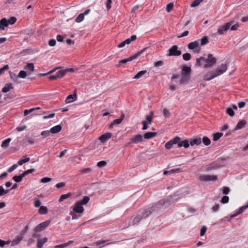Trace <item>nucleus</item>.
<instances>
[{"label": "nucleus", "instance_id": "57", "mask_svg": "<svg viewBox=\"0 0 248 248\" xmlns=\"http://www.w3.org/2000/svg\"><path fill=\"white\" fill-rule=\"evenodd\" d=\"M107 162L105 161H101L97 163V166L99 168H102L106 166Z\"/></svg>", "mask_w": 248, "mask_h": 248}, {"label": "nucleus", "instance_id": "62", "mask_svg": "<svg viewBox=\"0 0 248 248\" xmlns=\"http://www.w3.org/2000/svg\"><path fill=\"white\" fill-rule=\"evenodd\" d=\"M164 63L162 61H158L154 62V66L155 67H159L162 66Z\"/></svg>", "mask_w": 248, "mask_h": 248}, {"label": "nucleus", "instance_id": "48", "mask_svg": "<svg viewBox=\"0 0 248 248\" xmlns=\"http://www.w3.org/2000/svg\"><path fill=\"white\" fill-rule=\"evenodd\" d=\"M16 20L17 19L16 17L14 16L11 17L9 19L7 20L8 25H13L15 24L16 21Z\"/></svg>", "mask_w": 248, "mask_h": 248}, {"label": "nucleus", "instance_id": "44", "mask_svg": "<svg viewBox=\"0 0 248 248\" xmlns=\"http://www.w3.org/2000/svg\"><path fill=\"white\" fill-rule=\"evenodd\" d=\"M209 42V40L207 36H204L201 40V44L202 46L206 45Z\"/></svg>", "mask_w": 248, "mask_h": 248}, {"label": "nucleus", "instance_id": "51", "mask_svg": "<svg viewBox=\"0 0 248 248\" xmlns=\"http://www.w3.org/2000/svg\"><path fill=\"white\" fill-rule=\"evenodd\" d=\"M226 112L231 117H232L234 115V112L233 110L231 108H227Z\"/></svg>", "mask_w": 248, "mask_h": 248}, {"label": "nucleus", "instance_id": "35", "mask_svg": "<svg viewBox=\"0 0 248 248\" xmlns=\"http://www.w3.org/2000/svg\"><path fill=\"white\" fill-rule=\"evenodd\" d=\"M108 241L107 240H100L99 241L96 242V245L99 246V248H102V247L110 244L111 243H107Z\"/></svg>", "mask_w": 248, "mask_h": 248}, {"label": "nucleus", "instance_id": "28", "mask_svg": "<svg viewBox=\"0 0 248 248\" xmlns=\"http://www.w3.org/2000/svg\"><path fill=\"white\" fill-rule=\"evenodd\" d=\"M73 242V241H69L67 243H63L59 245L54 246V248H65L66 247L70 245Z\"/></svg>", "mask_w": 248, "mask_h": 248}, {"label": "nucleus", "instance_id": "46", "mask_svg": "<svg viewBox=\"0 0 248 248\" xmlns=\"http://www.w3.org/2000/svg\"><path fill=\"white\" fill-rule=\"evenodd\" d=\"M202 142L205 145L208 146L211 144L210 140L207 137L205 136L202 139Z\"/></svg>", "mask_w": 248, "mask_h": 248}, {"label": "nucleus", "instance_id": "31", "mask_svg": "<svg viewBox=\"0 0 248 248\" xmlns=\"http://www.w3.org/2000/svg\"><path fill=\"white\" fill-rule=\"evenodd\" d=\"M56 77L58 78H61L65 75L64 70H60L56 73Z\"/></svg>", "mask_w": 248, "mask_h": 248}, {"label": "nucleus", "instance_id": "12", "mask_svg": "<svg viewBox=\"0 0 248 248\" xmlns=\"http://www.w3.org/2000/svg\"><path fill=\"white\" fill-rule=\"evenodd\" d=\"M32 236L33 237H39L37 239V247L38 248H43V246L45 243H46L47 241V237H44L43 238H41L37 233H33Z\"/></svg>", "mask_w": 248, "mask_h": 248}, {"label": "nucleus", "instance_id": "14", "mask_svg": "<svg viewBox=\"0 0 248 248\" xmlns=\"http://www.w3.org/2000/svg\"><path fill=\"white\" fill-rule=\"evenodd\" d=\"M112 133L110 132H107L102 135L99 138V140L102 143L106 142L107 140L109 139L112 137Z\"/></svg>", "mask_w": 248, "mask_h": 248}, {"label": "nucleus", "instance_id": "7", "mask_svg": "<svg viewBox=\"0 0 248 248\" xmlns=\"http://www.w3.org/2000/svg\"><path fill=\"white\" fill-rule=\"evenodd\" d=\"M50 220H46L43 222L40 223L34 229V231L36 232H40L44 231L50 223Z\"/></svg>", "mask_w": 248, "mask_h": 248}, {"label": "nucleus", "instance_id": "33", "mask_svg": "<svg viewBox=\"0 0 248 248\" xmlns=\"http://www.w3.org/2000/svg\"><path fill=\"white\" fill-rule=\"evenodd\" d=\"M24 69L25 70H29L31 72H33L34 69V64L32 63H28L27 65H26Z\"/></svg>", "mask_w": 248, "mask_h": 248}, {"label": "nucleus", "instance_id": "40", "mask_svg": "<svg viewBox=\"0 0 248 248\" xmlns=\"http://www.w3.org/2000/svg\"><path fill=\"white\" fill-rule=\"evenodd\" d=\"M25 158L20 159L18 162V164L20 166L22 165L23 164L28 162L30 161V158L24 156Z\"/></svg>", "mask_w": 248, "mask_h": 248}, {"label": "nucleus", "instance_id": "49", "mask_svg": "<svg viewBox=\"0 0 248 248\" xmlns=\"http://www.w3.org/2000/svg\"><path fill=\"white\" fill-rule=\"evenodd\" d=\"M9 74H10V78H11V79L15 82H16L18 80V78H17V76L11 72V71L9 72Z\"/></svg>", "mask_w": 248, "mask_h": 248}, {"label": "nucleus", "instance_id": "10", "mask_svg": "<svg viewBox=\"0 0 248 248\" xmlns=\"http://www.w3.org/2000/svg\"><path fill=\"white\" fill-rule=\"evenodd\" d=\"M199 178L202 181H215L217 180V176L216 175H202L200 176Z\"/></svg>", "mask_w": 248, "mask_h": 248}, {"label": "nucleus", "instance_id": "32", "mask_svg": "<svg viewBox=\"0 0 248 248\" xmlns=\"http://www.w3.org/2000/svg\"><path fill=\"white\" fill-rule=\"evenodd\" d=\"M11 140L10 138H8L4 140L1 144V147L4 149L8 148L9 146V143Z\"/></svg>", "mask_w": 248, "mask_h": 248}, {"label": "nucleus", "instance_id": "63", "mask_svg": "<svg viewBox=\"0 0 248 248\" xmlns=\"http://www.w3.org/2000/svg\"><path fill=\"white\" fill-rule=\"evenodd\" d=\"M17 167V165L16 164H14L12 166L9 168L8 170V172L10 173L12 172Z\"/></svg>", "mask_w": 248, "mask_h": 248}, {"label": "nucleus", "instance_id": "3", "mask_svg": "<svg viewBox=\"0 0 248 248\" xmlns=\"http://www.w3.org/2000/svg\"><path fill=\"white\" fill-rule=\"evenodd\" d=\"M148 47H146L144 48L143 49H142V50H141L140 51H139V52H137L133 56H131V57H129L128 58L123 59V60L120 61L119 62V66L120 65H122L123 64H125L128 62H131V61H133V60L136 59L139 56H140L142 53L145 52L146 51V50L148 49Z\"/></svg>", "mask_w": 248, "mask_h": 248}, {"label": "nucleus", "instance_id": "13", "mask_svg": "<svg viewBox=\"0 0 248 248\" xmlns=\"http://www.w3.org/2000/svg\"><path fill=\"white\" fill-rule=\"evenodd\" d=\"M73 210L76 213H82L84 211V208L82 205L77 202L75 204Z\"/></svg>", "mask_w": 248, "mask_h": 248}, {"label": "nucleus", "instance_id": "45", "mask_svg": "<svg viewBox=\"0 0 248 248\" xmlns=\"http://www.w3.org/2000/svg\"><path fill=\"white\" fill-rule=\"evenodd\" d=\"M84 18V15L82 13L80 14L76 18L75 21L76 22L79 23L83 20Z\"/></svg>", "mask_w": 248, "mask_h": 248}, {"label": "nucleus", "instance_id": "2", "mask_svg": "<svg viewBox=\"0 0 248 248\" xmlns=\"http://www.w3.org/2000/svg\"><path fill=\"white\" fill-rule=\"evenodd\" d=\"M228 66L226 64L222 63L219 68L213 69L207 73L204 76L205 81H210L217 76L224 73L227 69Z\"/></svg>", "mask_w": 248, "mask_h": 248}, {"label": "nucleus", "instance_id": "55", "mask_svg": "<svg viewBox=\"0 0 248 248\" xmlns=\"http://www.w3.org/2000/svg\"><path fill=\"white\" fill-rule=\"evenodd\" d=\"M50 130H45L41 132V135L43 136L44 138L48 137L50 135Z\"/></svg>", "mask_w": 248, "mask_h": 248}, {"label": "nucleus", "instance_id": "21", "mask_svg": "<svg viewBox=\"0 0 248 248\" xmlns=\"http://www.w3.org/2000/svg\"><path fill=\"white\" fill-rule=\"evenodd\" d=\"M9 26L7 22V19L4 17L0 20V29L4 30L5 27Z\"/></svg>", "mask_w": 248, "mask_h": 248}, {"label": "nucleus", "instance_id": "27", "mask_svg": "<svg viewBox=\"0 0 248 248\" xmlns=\"http://www.w3.org/2000/svg\"><path fill=\"white\" fill-rule=\"evenodd\" d=\"M22 236H20V235H17L16 238L15 239H14L12 242V244L11 245L12 246H16L17 245H18L20 242V241H21L22 240Z\"/></svg>", "mask_w": 248, "mask_h": 248}, {"label": "nucleus", "instance_id": "9", "mask_svg": "<svg viewBox=\"0 0 248 248\" xmlns=\"http://www.w3.org/2000/svg\"><path fill=\"white\" fill-rule=\"evenodd\" d=\"M232 22H229L224 25L220 26L217 30V33L219 35L224 34L230 28Z\"/></svg>", "mask_w": 248, "mask_h": 248}, {"label": "nucleus", "instance_id": "17", "mask_svg": "<svg viewBox=\"0 0 248 248\" xmlns=\"http://www.w3.org/2000/svg\"><path fill=\"white\" fill-rule=\"evenodd\" d=\"M177 144L178 147H184L185 148H187L189 147V143L188 140H184L182 141L180 140Z\"/></svg>", "mask_w": 248, "mask_h": 248}, {"label": "nucleus", "instance_id": "36", "mask_svg": "<svg viewBox=\"0 0 248 248\" xmlns=\"http://www.w3.org/2000/svg\"><path fill=\"white\" fill-rule=\"evenodd\" d=\"M222 133L220 132H217L216 133H214L213 134V140L214 141H217L222 136H223Z\"/></svg>", "mask_w": 248, "mask_h": 248}, {"label": "nucleus", "instance_id": "26", "mask_svg": "<svg viewBox=\"0 0 248 248\" xmlns=\"http://www.w3.org/2000/svg\"><path fill=\"white\" fill-rule=\"evenodd\" d=\"M13 89L11 83H7L2 89V92L4 93L8 92L10 90Z\"/></svg>", "mask_w": 248, "mask_h": 248}, {"label": "nucleus", "instance_id": "29", "mask_svg": "<svg viewBox=\"0 0 248 248\" xmlns=\"http://www.w3.org/2000/svg\"><path fill=\"white\" fill-rule=\"evenodd\" d=\"M124 118V114L123 113H122L120 118L114 120L112 121L113 122V124H114L115 125L120 124Z\"/></svg>", "mask_w": 248, "mask_h": 248}, {"label": "nucleus", "instance_id": "60", "mask_svg": "<svg viewBox=\"0 0 248 248\" xmlns=\"http://www.w3.org/2000/svg\"><path fill=\"white\" fill-rule=\"evenodd\" d=\"M56 41L54 39H50L48 42V45L51 46H54L56 45Z\"/></svg>", "mask_w": 248, "mask_h": 248}, {"label": "nucleus", "instance_id": "4", "mask_svg": "<svg viewBox=\"0 0 248 248\" xmlns=\"http://www.w3.org/2000/svg\"><path fill=\"white\" fill-rule=\"evenodd\" d=\"M217 61L216 58L214 57L212 54H209L207 56L206 63L204 64V67L205 68H211L217 63Z\"/></svg>", "mask_w": 248, "mask_h": 248}, {"label": "nucleus", "instance_id": "22", "mask_svg": "<svg viewBox=\"0 0 248 248\" xmlns=\"http://www.w3.org/2000/svg\"><path fill=\"white\" fill-rule=\"evenodd\" d=\"M246 124H247V122L245 120H242L240 121L238 123L236 126H235V128L234 129V130L235 131L238 129H242V128H243L245 126Z\"/></svg>", "mask_w": 248, "mask_h": 248}, {"label": "nucleus", "instance_id": "42", "mask_svg": "<svg viewBox=\"0 0 248 248\" xmlns=\"http://www.w3.org/2000/svg\"><path fill=\"white\" fill-rule=\"evenodd\" d=\"M153 115H154V112L151 111L150 112V115H147L146 116V119L150 124H151L152 122Z\"/></svg>", "mask_w": 248, "mask_h": 248}, {"label": "nucleus", "instance_id": "43", "mask_svg": "<svg viewBox=\"0 0 248 248\" xmlns=\"http://www.w3.org/2000/svg\"><path fill=\"white\" fill-rule=\"evenodd\" d=\"M23 177L21 174L18 176L15 175L13 177V180H14L16 183H20L22 181Z\"/></svg>", "mask_w": 248, "mask_h": 248}, {"label": "nucleus", "instance_id": "24", "mask_svg": "<svg viewBox=\"0 0 248 248\" xmlns=\"http://www.w3.org/2000/svg\"><path fill=\"white\" fill-rule=\"evenodd\" d=\"M247 208H248V202L246 205H245L244 206L241 207L239 209V211L238 212H237L236 213L231 215V218H233V217L237 216L238 215L242 213L244 211V210Z\"/></svg>", "mask_w": 248, "mask_h": 248}, {"label": "nucleus", "instance_id": "20", "mask_svg": "<svg viewBox=\"0 0 248 248\" xmlns=\"http://www.w3.org/2000/svg\"><path fill=\"white\" fill-rule=\"evenodd\" d=\"M157 135L156 132H148L144 133L143 137L144 139L149 140L155 137Z\"/></svg>", "mask_w": 248, "mask_h": 248}, {"label": "nucleus", "instance_id": "53", "mask_svg": "<svg viewBox=\"0 0 248 248\" xmlns=\"http://www.w3.org/2000/svg\"><path fill=\"white\" fill-rule=\"evenodd\" d=\"M163 113L165 118H169L170 115V111L166 108L163 109Z\"/></svg>", "mask_w": 248, "mask_h": 248}, {"label": "nucleus", "instance_id": "64", "mask_svg": "<svg viewBox=\"0 0 248 248\" xmlns=\"http://www.w3.org/2000/svg\"><path fill=\"white\" fill-rule=\"evenodd\" d=\"M9 68L8 65H5L3 67L0 68V75L3 73L6 70Z\"/></svg>", "mask_w": 248, "mask_h": 248}, {"label": "nucleus", "instance_id": "5", "mask_svg": "<svg viewBox=\"0 0 248 248\" xmlns=\"http://www.w3.org/2000/svg\"><path fill=\"white\" fill-rule=\"evenodd\" d=\"M144 141L142 135L138 134L130 139L129 141L127 143V145H129L131 143L138 144Z\"/></svg>", "mask_w": 248, "mask_h": 248}, {"label": "nucleus", "instance_id": "38", "mask_svg": "<svg viewBox=\"0 0 248 248\" xmlns=\"http://www.w3.org/2000/svg\"><path fill=\"white\" fill-rule=\"evenodd\" d=\"M71 196V193H69L65 194L62 195L59 200V202H63L64 200L68 199Z\"/></svg>", "mask_w": 248, "mask_h": 248}, {"label": "nucleus", "instance_id": "8", "mask_svg": "<svg viewBox=\"0 0 248 248\" xmlns=\"http://www.w3.org/2000/svg\"><path fill=\"white\" fill-rule=\"evenodd\" d=\"M221 167L219 163H217L215 162H212L210 164L204 166V168L206 171H210L212 170H216Z\"/></svg>", "mask_w": 248, "mask_h": 248}, {"label": "nucleus", "instance_id": "52", "mask_svg": "<svg viewBox=\"0 0 248 248\" xmlns=\"http://www.w3.org/2000/svg\"><path fill=\"white\" fill-rule=\"evenodd\" d=\"M173 6H174V4L172 2H170V3H168L166 6V11L168 12H170L171 11V10L172 9Z\"/></svg>", "mask_w": 248, "mask_h": 248}, {"label": "nucleus", "instance_id": "37", "mask_svg": "<svg viewBox=\"0 0 248 248\" xmlns=\"http://www.w3.org/2000/svg\"><path fill=\"white\" fill-rule=\"evenodd\" d=\"M137 39V36L135 35H132L130 38H128L124 41L125 44L129 45L132 41H135Z\"/></svg>", "mask_w": 248, "mask_h": 248}, {"label": "nucleus", "instance_id": "61", "mask_svg": "<svg viewBox=\"0 0 248 248\" xmlns=\"http://www.w3.org/2000/svg\"><path fill=\"white\" fill-rule=\"evenodd\" d=\"M112 0H107L106 2V7L108 10L110 9L111 7Z\"/></svg>", "mask_w": 248, "mask_h": 248}, {"label": "nucleus", "instance_id": "11", "mask_svg": "<svg viewBox=\"0 0 248 248\" xmlns=\"http://www.w3.org/2000/svg\"><path fill=\"white\" fill-rule=\"evenodd\" d=\"M180 140L181 138L179 136L175 137L174 138L168 141L165 144V148L168 150L171 149L173 145L176 144Z\"/></svg>", "mask_w": 248, "mask_h": 248}, {"label": "nucleus", "instance_id": "16", "mask_svg": "<svg viewBox=\"0 0 248 248\" xmlns=\"http://www.w3.org/2000/svg\"><path fill=\"white\" fill-rule=\"evenodd\" d=\"M191 71V69L190 67L184 65L183 66L181 70V75L190 76Z\"/></svg>", "mask_w": 248, "mask_h": 248}, {"label": "nucleus", "instance_id": "19", "mask_svg": "<svg viewBox=\"0 0 248 248\" xmlns=\"http://www.w3.org/2000/svg\"><path fill=\"white\" fill-rule=\"evenodd\" d=\"M199 46L198 41L196 40L194 42L189 43L188 44V48L190 50H194Z\"/></svg>", "mask_w": 248, "mask_h": 248}, {"label": "nucleus", "instance_id": "39", "mask_svg": "<svg viewBox=\"0 0 248 248\" xmlns=\"http://www.w3.org/2000/svg\"><path fill=\"white\" fill-rule=\"evenodd\" d=\"M147 73V70H142L139 72L134 77L135 79H139Z\"/></svg>", "mask_w": 248, "mask_h": 248}, {"label": "nucleus", "instance_id": "58", "mask_svg": "<svg viewBox=\"0 0 248 248\" xmlns=\"http://www.w3.org/2000/svg\"><path fill=\"white\" fill-rule=\"evenodd\" d=\"M51 181V179L48 177H44L41 179L40 182L42 183H46Z\"/></svg>", "mask_w": 248, "mask_h": 248}, {"label": "nucleus", "instance_id": "56", "mask_svg": "<svg viewBox=\"0 0 248 248\" xmlns=\"http://www.w3.org/2000/svg\"><path fill=\"white\" fill-rule=\"evenodd\" d=\"M229 198L228 196H226V195H225L224 196L221 200V202L223 203H227L228 202H229Z\"/></svg>", "mask_w": 248, "mask_h": 248}, {"label": "nucleus", "instance_id": "6", "mask_svg": "<svg viewBox=\"0 0 248 248\" xmlns=\"http://www.w3.org/2000/svg\"><path fill=\"white\" fill-rule=\"evenodd\" d=\"M178 47L177 45H173L168 50V56H179L182 54L180 50H179Z\"/></svg>", "mask_w": 248, "mask_h": 248}, {"label": "nucleus", "instance_id": "1", "mask_svg": "<svg viewBox=\"0 0 248 248\" xmlns=\"http://www.w3.org/2000/svg\"><path fill=\"white\" fill-rule=\"evenodd\" d=\"M171 198V197H168L165 199L161 200L151 207L143 209L135 217L130 219L129 225H134L138 223L140 220L150 215L153 211L162 208L165 204L166 206H169L170 204Z\"/></svg>", "mask_w": 248, "mask_h": 248}, {"label": "nucleus", "instance_id": "30", "mask_svg": "<svg viewBox=\"0 0 248 248\" xmlns=\"http://www.w3.org/2000/svg\"><path fill=\"white\" fill-rule=\"evenodd\" d=\"M47 208L45 206H41L38 210V213L40 214L46 215L47 213Z\"/></svg>", "mask_w": 248, "mask_h": 248}, {"label": "nucleus", "instance_id": "41", "mask_svg": "<svg viewBox=\"0 0 248 248\" xmlns=\"http://www.w3.org/2000/svg\"><path fill=\"white\" fill-rule=\"evenodd\" d=\"M35 171V170L34 169H29L23 172L21 174V175L23 178L25 177L26 175H28L29 174L34 172Z\"/></svg>", "mask_w": 248, "mask_h": 248}, {"label": "nucleus", "instance_id": "23", "mask_svg": "<svg viewBox=\"0 0 248 248\" xmlns=\"http://www.w3.org/2000/svg\"><path fill=\"white\" fill-rule=\"evenodd\" d=\"M62 127L61 125H57L50 129V132L52 134L58 133L62 130Z\"/></svg>", "mask_w": 248, "mask_h": 248}, {"label": "nucleus", "instance_id": "18", "mask_svg": "<svg viewBox=\"0 0 248 248\" xmlns=\"http://www.w3.org/2000/svg\"><path fill=\"white\" fill-rule=\"evenodd\" d=\"M190 76L182 75L181 79L179 81L180 84H187L190 80Z\"/></svg>", "mask_w": 248, "mask_h": 248}, {"label": "nucleus", "instance_id": "50", "mask_svg": "<svg viewBox=\"0 0 248 248\" xmlns=\"http://www.w3.org/2000/svg\"><path fill=\"white\" fill-rule=\"evenodd\" d=\"M183 58L185 61H188L191 59V56L190 54L186 53L183 55Z\"/></svg>", "mask_w": 248, "mask_h": 248}, {"label": "nucleus", "instance_id": "54", "mask_svg": "<svg viewBox=\"0 0 248 248\" xmlns=\"http://www.w3.org/2000/svg\"><path fill=\"white\" fill-rule=\"evenodd\" d=\"M26 76H27V72L23 70L20 71L18 75V77L20 78H25Z\"/></svg>", "mask_w": 248, "mask_h": 248}, {"label": "nucleus", "instance_id": "59", "mask_svg": "<svg viewBox=\"0 0 248 248\" xmlns=\"http://www.w3.org/2000/svg\"><path fill=\"white\" fill-rule=\"evenodd\" d=\"M26 140L27 142H28L29 144H33L35 143L34 140L33 139H31L30 137H26Z\"/></svg>", "mask_w": 248, "mask_h": 248}, {"label": "nucleus", "instance_id": "47", "mask_svg": "<svg viewBox=\"0 0 248 248\" xmlns=\"http://www.w3.org/2000/svg\"><path fill=\"white\" fill-rule=\"evenodd\" d=\"M203 0H194L190 4L191 7H195L197 6L202 2Z\"/></svg>", "mask_w": 248, "mask_h": 248}, {"label": "nucleus", "instance_id": "15", "mask_svg": "<svg viewBox=\"0 0 248 248\" xmlns=\"http://www.w3.org/2000/svg\"><path fill=\"white\" fill-rule=\"evenodd\" d=\"M77 99L76 90L74 92V93L69 95L66 98L65 102L66 103L73 102Z\"/></svg>", "mask_w": 248, "mask_h": 248}, {"label": "nucleus", "instance_id": "25", "mask_svg": "<svg viewBox=\"0 0 248 248\" xmlns=\"http://www.w3.org/2000/svg\"><path fill=\"white\" fill-rule=\"evenodd\" d=\"M189 143V145L193 146L194 145H199L202 143L201 138L200 137L192 140Z\"/></svg>", "mask_w": 248, "mask_h": 248}, {"label": "nucleus", "instance_id": "34", "mask_svg": "<svg viewBox=\"0 0 248 248\" xmlns=\"http://www.w3.org/2000/svg\"><path fill=\"white\" fill-rule=\"evenodd\" d=\"M90 197L88 196H84L83 198L78 202L82 205L87 204L90 201Z\"/></svg>", "mask_w": 248, "mask_h": 248}]
</instances>
